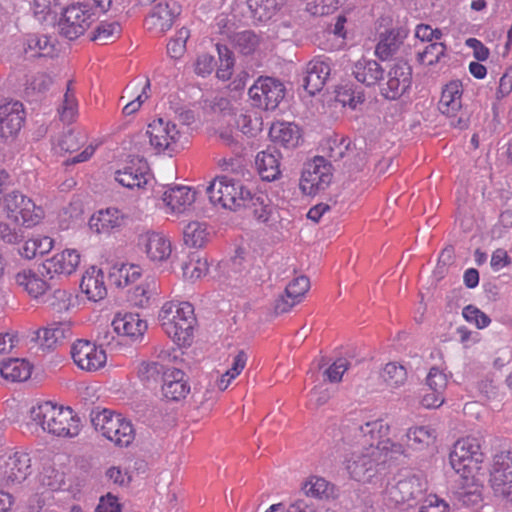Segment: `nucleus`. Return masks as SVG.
I'll list each match as a JSON object with an SVG mask.
<instances>
[{"label": "nucleus", "mask_w": 512, "mask_h": 512, "mask_svg": "<svg viewBox=\"0 0 512 512\" xmlns=\"http://www.w3.org/2000/svg\"><path fill=\"white\" fill-rule=\"evenodd\" d=\"M32 434L47 432L57 437H75L80 432V419L70 407L44 401L32 406L24 422Z\"/></svg>", "instance_id": "f257e3e1"}, {"label": "nucleus", "mask_w": 512, "mask_h": 512, "mask_svg": "<svg viewBox=\"0 0 512 512\" xmlns=\"http://www.w3.org/2000/svg\"><path fill=\"white\" fill-rule=\"evenodd\" d=\"M391 429L383 419L367 421L355 430L356 446L378 456L383 462L397 460L406 454V449L405 445L390 437Z\"/></svg>", "instance_id": "f03ea898"}, {"label": "nucleus", "mask_w": 512, "mask_h": 512, "mask_svg": "<svg viewBox=\"0 0 512 512\" xmlns=\"http://www.w3.org/2000/svg\"><path fill=\"white\" fill-rule=\"evenodd\" d=\"M157 318L162 331L178 347H188L192 344L197 319L191 303L166 301L161 306Z\"/></svg>", "instance_id": "7ed1b4c3"}, {"label": "nucleus", "mask_w": 512, "mask_h": 512, "mask_svg": "<svg viewBox=\"0 0 512 512\" xmlns=\"http://www.w3.org/2000/svg\"><path fill=\"white\" fill-rule=\"evenodd\" d=\"M453 470L462 479H474L480 474L484 462L480 440L473 436L458 439L449 455Z\"/></svg>", "instance_id": "20e7f679"}, {"label": "nucleus", "mask_w": 512, "mask_h": 512, "mask_svg": "<svg viewBox=\"0 0 512 512\" xmlns=\"http://www.w3.org/2000/svg\"><path fill=\"white\" fill-rule=\"evenodd\" d=\"M0 209L9 221L26 228L35 227L45 217L43 207L18 190L5 193Z\"/></svg>", "instance_id": "39448f33"}, {"label": "nucleus", "mask_w": 512, "mask_h": 512, "mask_svg": "<svg viewBox=\"0 0 512 512\" xmlns=\"http://www.w3.org/2000/svg\"><path fill=\"white\" fill-rule=\"evenodd\" d=\"M214 206L237 211L246 206L249 190L243 184L227 175L216 176L206 189Z\"/></svg>", "instance_id": "423d86ee"}, {"label": "nucleus", "mask_w": 512, "mask_h": 512, "mask_svg": "<svg viewBox=\"0 0 512 512\" xmlns=\"http://www.w3.org/2000/svg\"><path fill=\"white\" fill-rule=\"evenodd\" d=\"M92 424L97 432L117 446L127 447L134 441L132 423L119 413L104 409L95 414Z\"/></svg>", "instance_id": "0eeeda50"}, {"label": "nucleus", "mask_w": 512, "mask_h": 512, "mask_svg": "<svg viewBox=\"0 0 512 512\" xmlns=\"http://www.w3.org/2000/svg\"><path fill=\"white\" fill-rule=\"evenodd\" d=\"M146 134L150 145L157 152H177L185 144V133L171 121L154 119L147 126Z\"/></svg>", "instance_id": "6e6552de"}, {"label": "nucleus", "mask_w": 512, "mask_h": 512, "mask_svg": "<svg viewBox=\"0 0 512 512\" xmlns=\"http://www.w3.org/2000/svg\"><path fill=\"white\" fill-rule=\"evenodd\" d=\"M488 483L495 497L512 502L511 451H500L493 456Z\"/></svg>", "instance_id": "1a4fd4ad"}, {"label": "nucleus", "mask_w": 512, "mask_h": 512, "mask_svg": "<svg viewBox=\"0 0 512 512\" xmlns=\"http://www.w3.org/2000/svg\"><path fill=\"white\" fill-rule=\"evenodd\" d=\"M333 178L332 165L322 156H316L305 164L300 178V189L306 195L325 190Z\"/></svg>", "instance_id": "9d476101"}, {"label": "nucleus", "mask_w": 512, "mask_h": 512, "mask_svg": "<svg viewBox=\"0 0 512 512\" xmlns=\"http://www.w3.org/2000/svg\"><path fill=\"white\" fill-rule=\"evenodd\" d=\"M70 354L74 364L85 372L99 371L107 362L106 351L102 346L89 340L75 341L71 346Z\"/></svg>", "instance_id": "9b49d317"}, {"label": "nucleus", "mask_w": 512, "mask_h": 512, "mask_svg": "<svg viewBox=\"0 0 512 512\" xmlns=\"http://www.w3.org/2000/svg\"><path fill=\"white\" fill-rule=\"evenodd\" d=\"M285 96V87L279 80L259 77L249 89V97L256 106L265 110H274Z\"/></svg>", "instance_id": "f8f14e48"}, {"label": "nucleus", "mask_w": 512, "mask_h": 512, "mask_svg": "<svg viewBox=\"0 0 512 512\" xmlns=\"http://www.w3.org/2000/svg\"><path fill=\"white\" fill-rule=\"evenodd\" d=\"M464 88L460 80H451L441 91L437 107L442 115L451 118V125L460 129L467 127V121L457 118L463 107Z\"/></svg>", "instance_id": "ddd939ff"}, {"label": "nucleus", "mask_w": 512, "mask_h": 512, "mask_svg": "<svg viewBox=\"0 0 512 512\" xmlns=\"http://www.w3.org/2000/svg\"><path fill=\"white\" fill-rule=\"evenodd\" d=\"M32 472V459L25 451H15L4 457L0 464V477L4 485L24 482Z\"/></svg>", "instance_id": "4468645a"}, {"label": "nucleus", "mask_w": 512, "mask_h": 512, "mask_svg": "<svg viewBox=\"0 0 512 512\" xmlns=\"http://www.w3.org/2000/svg\"><path fill=\"white\" fill-rule=\"evenodd\" d=\"M94 21V13L85 4H73L67 7L60 21L62 34L68 39L83 35Z\"/></svg>", "instance_id": "2eb2a0df"}, {"label": "nucleus", "mask_w": 512, "mask_h": 512, "mask_svg": "<svg viewBox=\"0 0 512 512\" xmlns=\"http://www.w3.org/2000/svg\"><path fill=\"white\" fill-rule=\"evenodd\" d=\"M379 463H384L383 459L356 445L344 461L345 469L349 476L358 482L368 481L374 472L375 466Z\"/></svg>", "instance_id": "dca6fc26"}, {"label": "nucleus", "mask_w": 512, "mask_h": 512, "mask_svg": "<svg viewBox=\"0 0 512 512\" xmlns=\"http://www.w3.org/2000/svg\"><path fill=\"white\" fill-rule=\"evenodd\" d=\"M13 281L20 292L36 301L44 299L51 288L43 273L31 267L18 270L13 275Z\"/></svg>", "instance_id": "f3484780"}, {"label": "nucleus", "mask_w": 512, "mask_h": 512, "mask_svg": "<svg viewBox=\"0 0 512 512\" xmlns=\"http://www.w3.org/2000/svg\"><path fill=\"white\" fill-rule=\"evenodd\" d=\"M111 326L119 337L132 343L141 341L148 329L147 321L132 312L115 314Z\"/></svg>", "instance_id": "a211bd4d"}, {"label": "nucleus", "mask_w": 512, "mask_h": 512, "mask_svg": "<svg viewBox=\"0 0 512 512\" xmlns=\"http://www.w3.org/2000/svg\"><path fill=\"white\" fill-rule=\"evenodd\" d=\"M411 81V67L406 62H396L387 72V80L380 89L381 95L386 99L395 100L407 91Z\"/></svg>", "instance_id": "6ab92c4d"}, {"label": "nucleus", "mask_w": 512, "mask_h": 512, "mask_svg": "<svg viewBox=\"0 0 512 512\" xmlns=\"http://www.w3.org/2000/svg\"><path fill=\"white\" fill-rule=\"evenodd\" d=\"M81 263V254L76 249L66 248L47 258L43 263V270L50 278L68 277L74 274Z\"/></svg>", "instance_id": "aec40b11"}, {"label": "nucleus", "mask_w": 512, "mask_h": 512, "mask_svg": "<svg viewBox=\"0 0 512 512\" xmlns=\"http://www.w3.org/2000/svg\"><path fill=\"white\" fill-rule=\"evenodd\" d=\"M175 3L159 2L153 6L144 21L146 29L155 36H163L169 31L178 15Z\"/></svg>", "instance_id": "412c9836"}, {"label": "nucleus", "mask_w": 512, "mask_h": 512, "mask_svg": "<svg viewBox=\"0 0 512 512\" xmlns=\"http://www.w3.org/2000/svg\"><path fill=\"white\" fill-rule=\"evenodd\" d=\"M138 245L147 258L154 263L169 259L172 253L171 241L162 233L146 231L138 237Z\"/></svg>", "instance_id": "4be33fe9"}, {"label": "nucleus", "mask_w": 512, "mask_h": 512, "mask_svg": "<svg viewBox=\"0 0 512 512\" xmlns=\"http://www.w3.org/2000/svg\"><path fill=\"white\" fill-rule=\"evenodd\" d=\"M190 390L184 371L174 367L163 371L161 393L166 400L179 402L188 396Z\"/></svg>", "instance_id": "5701e85b"}, {"label": "nucleus", "mask_w": 512, "mask_h": 512, "mask_svg": "<svg viewBox=\"0 0 512 512\" xmlns=\"http://www.w3.org/2000/svg\"><path fill=\"white\" fill-rule=\"evenodd\" d=\"M427 489V482L419 476H409L399 480L387 491L388 498L394 504H404L416 500Z\"/></svg>", "instance_id": "b1692460"}, {"label": "nucleus", "mask_w": 512, "mask_h": 512, "mask_svg": "<svg viewBox=\"0 0 512 512\" xmlns=\"http://www.w3.org/2000/svg\"><path fill=\"white\" fill-rule=\"evenodd\" d=\"M195 200L196 192L182 185L167 188L162 196V201L166 207L165 212L177 216L187 212Z\"/></svg>", "instance_id": "393cba45"}, {"label": "nucleus", "mask_w": 512, "mask_h": 512, "mask_svg": "<svg viewBox=\"0 0 512 512\" xmlns=\"http://www.w3.org/2000/svg\"><path fill=\"white\" fill-rule=\"evenodd\" d=\"M310 288V281L306 276H299L288 283L285 291L274 303V312L283 314L289 312L299 304Z\"/></svg>", "instance_id": "a878e982"}, {"label": "nucleus", "mask_w": 512, "mask_h": 512, "mask_svg": "<svg viewBox=\"0 0 512 512\" xmlns=\"http://www.w3.org/2000/svg\"><path fill=\"white\" fill-rule=\"evenodd\" d=\"M115 180L128 189H145L150 182L148 167L141 160H132L128 165L115 173Z\"/></svg>", "instance_id": "bb28decb"}, {"label": "nucleus", "mask_w": 512, "mask_h": 512, "mask_svg": "<svg viewBox=\"0 0 512 512\" xmlns=\"http://www.w3.org/2000/svg\"><path fill=\"white\" fill-rule=\"evenodd\" d=\"M62 459L61 455L46 454L41 457L39 480L52 490H57L64 484L65 470Z\"/></svg>", "instance_id": "cd10ccee"}, {"label": "nucleus", "mask_w": 512, "mask_h": 512, "mask_svg": "<svg viewBox=\"0 0 512 512\" xmlns=\"http://www.w3.org/2000/svg\"><path fill=\"white\" fill-rule=\"evenodd\" d=\"M126 221V215L118 208L108 207L95 212L89 219V227L97 234H110L121 228Z\"/></svg>", "instance_id": "c85d7f7f"}, {"label": "nucleus", "mask_w": 512, "mask_h": 512, "mask_svg": "<svg viewBox=\"0 0 512 512\" xmlns=\"http://www.w3.org/2000/svg\"><path fill=\"white\" fill-rule=\"evenodd\" d=\"M331 74V63L329 59L316 57L307 64L306 76L304 78L305 90L314 95L322 90Z\"/></svg>", "instance_id": "c756f323"}, {"label": "nucleus", "mask_w": 512, "mask_h": 512, "mask_svg": "<svg viewBox=\"0 0 512 512\" xmlns=\"http://www.w3.org/2000/svg\"><path fill=\"white\" fill-rule=\"evenodd\" d=\"M24 122L23 104L15 101L0 106V136L11 137L16 135Z\"/></svg>", "instance_id": "7c9ffc66"}, {"label": "nucleus", "mask_w": 512, "mask_h": 512, "mask_svg": "<svg viewBox=\"0 0 512 512\" xmlns=\"http://www.w3.org/2000/svg\"><path fill=\"white\" fill-rule=\"evenodd\" d=\"M104 279V273L100 268L91 266L85 271L80 282V289L88 300L98 302L106 297L107 288Z\"/></svg>", "instance_id": "2f4dec72"}, {"label": "nucleus", "mask_w": 512, "mask_h": 512, "mask_svg": "<svg viewBox=\"0 0 512 512\" xmlns=\"http://www.w3.org/2000/svg\"><path fill=\"white\" fill-rule=\"evenodd\" d=\"M385 70L374 59L362 57L352 67V74L355 79L367 87L378 84L384 78Z\"/></svg>", "instance_id": "473e14b6"}, {"label": "nucleus", "mask_w": 512, "mask_h": 512, "mask_svg": "<svg viewBox=\"0 0 512 512\" xmlns=\"http://www.w3.org/2000/svg\"><path fill=\"white\" fill-rule=\"evenodd\" d=\"M237 117L232 113L231 110L223 112L218 116L214 123V132L218 137L220 143L230 148H236L239 146V133L235 126Z\"/></svg>", "instance_id": "72a5a7b5"}, {"label": "nucleus", "mask_w": 512, "mask_h": 512, "mask_svg": "<svg viewBox=\"0 0 512 512\" xmlns=\"http://www.w3.org/2000/svg\"><path fill=\"white\" fill-rule=\"evenodd\" d=\"M437 431L430 425H417L407 429L406 446L415 451H425L435 446Z\"/></svg>", "instance_id": "f704fd0d"}, {"label": "nucleus", "mask_w": 512, "mask_h": 512, "mask_svg": "<svg viewBox=\"0 0 512 512\" xmlns=\"http://www.w3.org/2000/svg\"><path fill=\"white\" fill-rule=\"evenodd\" d=\"M142 275V267L134 263H115L109 270V279L118 288L136 285Z\"/></svg>", "instance_id": "c9c22d12"}, {"label": "nucleus", "mask_w": 512, "mask_h": 512, "mask_svg": "<svg viewBox=\"0 0 512 512\" xmlns=\"http://www.w3.org/2000/svg\"><path fill=\"white\" fill-rule=\"evenodd\" d=\"M212 230L204 221H190L183 228V241L191 248H202L212 238Z\"/></svg>", "instance_id": "e433bc0d"}, {"label": "nucleus", "mask_w": 512, "mask_h": 512, "mask_svg": "<svg viewBox=\"0 0 512 512\" xmlns=\"http://www.w3.org/2000/svg\"><path fill=\"white\" fill-rule=\"evenodd\" d=\"M159 285L154 276H146L139 284H136L129 292V301L136 307L149 306L151 299L158 295Z\"/></svg>", "instance_id": "4c0bfd02"}, {"label": "nucleus", "mask_w": 512, "mask_h": 512, "mask_svg": "<svg viewBox=\"0 0 512 512\" xmlns=\"http://www.w3.org/2000/svg\"><path fill=\"white\" fill-rule=\"evenodd\" d=\"M251 210L254 219L259 223H268L274 215L275 207L270 198L263 192L252 194L249 191V198H246V206Z\"/></svg>", "instance_id": "58836bf2"}, {"label": "nucleus", "mask_w": 512, "mask_h": 512, "mask_svg": "<svg viewBox=\"0 0 512 512\" xmlns=\"http://www.w3.org/2000/svg\"><path fill=\"white\" fill-rule=\"evenodd\" d=\"M271 140L285 148H294L299 144L300 130L292 123L277 122L272 124L269 130Z\"/></svg>", "instance_id": "ea45409f"}, {"label": "nucleus", "mask_w": 512, "mask_h": 512, "mask_svg": "<svg viewBox=\"0 0 512 512\" xmlns=\"http://www.w3.org/2000/svg\"><path fill=\"white\" fill-rule=\"evenodd\" d=\"M37 335L43 345L53 348L71 336V326L68 322H54L40 329Z\"/></svg>", "instance_id": "a19ab883"}, {"label": "nucleus", "mask_w": 512, "mask_h": 512, "mask_svg": "<svg viewBox=\"0 0 512 512\" xmlns=\"http://www.w3.org/2000/svg\"><path fill=\"white\" fill-rule=\"evenodd\" d=\"M259 175L265 181H274L281 175L279 155L271 151H262L256 157Z\"/></svg>", "instance_id": "79ce46f5"}, {"label": "nucleus", "mask_w": 512, "mask_h": 512, "mask_svg": "<svg viewBox=\"0 0 512 512\" xmlns=\"http://www.w3.org/2000/svg\"><path fill=\"white\" fill-rule=\"evenodd\" d=\"M32 366L24 359H9L0 368L1 376L12 382H22L30 378Z\"/></svg>", "instance_id": "37998d69"}, {"label": "nucleus", "mask_w": 512, "mask_h": 512, "mask_svg": "<svg viewBox=\"0 0 512 512\" xmlns=\"http://www.w3.org/2000/svg\"><path fill=\"white\" fill-rule=\"evenodd\" d=\"M483 486L478 476L474 479H463L458 491L459 501L467 507H478L483 501Z\"/></svg>", "instance_id": "c03bdc74"}, {"label": "nucleus", "mask_w": 512, "mask_h": 512, "mask_svg": "<svg viewBox=\"0 0 512 512\" xmlns=\"http://www.w3.org/2000/svg\"><path fill=\"white\" fill-rule=\"evenodd\" d=\"M247 355L244 351H239L233 358V363L230 369L224 373L217 375L212 388H217L218 392L225 391L234 379H236L246 366Z\"/></svg>", "instance_id": "a18cd8bd"}, {"label": "nucleus", "mask_w": 512, "mask_h": 512, "mask_svg": "<svg viewBox=\"0 0 512 512\" xmlns=\"http://www.w3.org/2000/svg\"><path fill=\"white\" fill-rule=\"evenodd\" d=\"M54 247V240L49 236H37L24 242L19 249L21 257L32 260L49 253Z\"/></svg>", "instance_id": "49530a36"}, {"label": "nucleus", "mask_w": 512, "mask_h": 512, "mask_svg": "<svg viewBox=\"0 0 512 512\" xmlns=\"http://www.w3.org/2000/svg\"><path fill=\"white\" fill-rule=\"evenodd\" d=\"M181 270L184 280L195 282L208 273L209 266L206 259L196 254H190L187 256L186 260L182 262Z\"/></svg>", "instance_id": "de8ad7c7"}, {"label": "nucleus", "mask_w": 512, "mask_h": 512, "mask_svg": "<svg viewBox=\"0 0 512 512\" xmlns=\"http://www.w3.org/2000/svg\"><path fill=\"white\" fill-rule=\"evenodd\" d=\"M302 490L308 497L329 499L334 494V485L323 477L310 476L302 485Z\"/></svg>", "instance_id": "09e8293b"}, {"label": "nucleus", "mask_w": 512, "mask_h": 512, "mask_svg": "<svg viewBox=\"0 0 512 512\" xmlns=\"http://www.w3.org/2000/svg\"><path fill=\"white\" fill-rule=\"evenodd\" d=\"M130 90H135L131 96L135 94V98L129 101L124 107H123V114L125 115H132L135 112H137L142 104L149 98V91H150V81L149 79L140 80L132 86H128L126 88V92H129Z\"/></svg>", "instance_id": "8fccbe9b"}, {"label": "nucleus", "mask_w": 512, "mask_h": 512, "mask_svg": "<svg viewBox=\"0 0 512 512\" xmlns=\"http://www.w3.org/2000/svg\"><path fill=\"white\" fill-rule=\"evenodd\" d=\"M42 300L47 307L57 313L67 312L73 306V294L64 288L54 289L49 295L46 294Z\"/></svg>", "instance_id": "3c124183"}, {"label": "nucleus", "mask_w": 512, "mask_h": 512, "mask_svg": "<svg viewBox=\"0 0 512 512\" xmlns=\"http://www.w3.org/2000/svg\"><path fill=\"white\" fill-rule=\"evenodd\" d=\"M252 17L258 22L269 21L278 10L277 0H247Z\"/></svg>", "instance_id": "603ef678"}, {"label": "nucleus", "mask_w": 512, "mask_h": 512, "mask_svg": "<svg viewBox=\"0 0 512 512\" xmlns=\"http://www.w3.org/2000/svg\"><path fill=\"white\" fill-rule=\"evenodd\" d=\"M381 377L387 387L397 389L405 384L407 371L404 366L395 362H389L384 366Z\"/></svg>", "instance_id": "864d4df0"}, {"label": "nucleus", "mask_w": 512, "mask_h": 512, "mask_svg": "<svg viewBox=\"0 0 512 512\" xmlns=\"http://www.w3.org/2000/svg\"><path fill=\"white\" fill-rule=\"evenodd\" d=\"M446 45L440 41L433 42L417 53V61L424 66H433L445 56Z\"/></svg>", "instance_id": "5fc2aeb1"}, {"label": "nucleus", "mask_w": 512, "mask_h": 512, "mask_svg": "<svg viewBox=\"0 0 512 512\" xmlns=\"http://www.w3.org/2000/svg\"><path fill=\"white\" fill-rule=\"evenodd\" d=\"M121 26L118 22H101L94 31L92 40L101 45L114 42L121 35Z\"/></svg>", "instance_id": "6e6d98bb"}, {"label": "nucleus", "mask_w": 512, "mask_h": 512, "mask_svg": "<svg viewBox=\"0 0 512 512\" xmlns=\"http://www.w3.org/2000/svg\"><path fill=\"white\" fill-rule=\"evenodd\" d=\"M398 44V34L394 30H388L380 35L375 54L381 60H387L398 49Z\"/></svg>", "instance_id": "4d7b16f0"}, {"label": "nucleus", "mask_w": 512, "mask_h": 512, "mask_svg": "<svg viewBox=\"0 0 512 512\" xmlns=\"http://www.w3.org/2000/svg\"><path fill=\"white\" fill-rule=\"evenodd\" d=\"M220 65L216 71V76L219 80L227 81L231 78L234 67L233 53L224 45H216Z\"/></svg>", "instance_id": "13d9d810"}, {"label": "nucleus", "mask_w": 512, "mask_h": 512, "mask_svg": "<svg viewBox=\"0 0 512 512\" xmlns=\"http://www.w3.org/2000/svg\"><path fill=\"white\" fill-rule=\"evenodd\" d=\"M237 117L235 126L238 129V133L241 132L244 135L253 136L257 132L261 131L262 121L258 117H252L250 113L232 112Z\"/></svg>", "instance_id": "bf43d9fd"}, {"label": "nucleus", "mask_w": 512, "mask_h": 512, "mask_svg": "<svg viewBox=\"0 0 512 512\" xmlns=\"http://www.w3.org/2000/svg\"><path fill=\"white\" fill-rule=\"evenodd\" d=\"M335 100L340 103L343 107L348 106L351 109H355L356 106L364 101V95L362 92H355L352 85L339 86L335 91Z\"/></svg>", "instance_id": "052dcab7"}, {"label": "nucleus", "mask_w": 512, "mask_h": 512, "mask_svg": "<svg viewBox=\"0 0 512 512\" xmlns=\"http://www.w3.org/2000/svg\"><path fill=\"white\" fill-rule=\"evenodd\" d=\"M189 36L190 32L187 28L183 27L176 31L167 44V53L171 58L179 59L184 55Z\"/></svg>", "instance_id": "680f3d73"}, {"label": "nucleus", "mask_w": 512, "mask_h": 512, "mask_svg": "<svg viewBox=\"0 0 512 512\" xmlns=\"http://www.w3.org/2000/svg\"><path fill=\"white\" fill-rule=\"evenodd\" d=\"M236 48L244 55L253 53L259 46L260 39L253 31H242L235 35Z\"/></svg>", "instance_id": "e2e57ef3"}, {"label": "nucleus", "mask_w": 512, "mask_h": 512, "mask_svg": "<svg viewBox=\"0 0 512 512\" xmlns=\"http://www.w3.org/2000/svg\"><path fill=\"white\" fill-rule=\"evenodd\" d=\"M164 370L159 362L142 361L137 366V376L141 382L147 384L156 381L160 373L163 375Z\"/></svg>", "instance_id": "0e129e2a"}, {"label": "nucleus", "mask_w": 512, "mask_h": 512, "mask_svg": "<svg viewBox=\"0 0 512 512\" xmlns=\"http://www.w3.org/2000/svg\"><path fill=\"white\" fill-rule=\"evenodd\" d=\"M59 114L61 120L67 123L73 122L78 114V101L75 94L70 89V83L67 86Z\"/></svg>", "instance_id": "69168bd1"}, {"label": "nucleus", "mask_w": 512, "mask_h": 512, "mask_svg": "<svg viewBox=\"0 0 512 512\" xmlns=\"http://www.w3.org/2000/svg\"><path fill=\"white\" fill-rule=\"evenodd\" d=\"M53 50L50 40L45 35H29L25 51H32L33 56H46Z\"/></svg>", "instance_id": "338daca9"}, {"label": "nucleus", "mask_w": 512, "mask_h": 512, "mask_svg": "<svg viewBox=\"0 0 512 512\" xmlns=\"http://www.w3.org/2000/svg\"><path fill=\"white\" fill-rule=\"evenodd\" d=\"M419 512H450V506L444 499L430 494L425 498Z\"/></svg>", "instance_id": "774afa93"}]
</instances>
